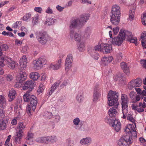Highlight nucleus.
<instances>
[{"mask_svg":"<svg viewBox=\"0 0 146 146\" xmlns=\"http://www.w3.org/2000/svg\"><path fill=\"white\" fill-rule=\"evenodd\" d=\"M141 21L142 23L144 26H146V12H144L142 16Z\"/></svg>","mask_w":146,"mask_h":146,"instance_id":"09e8293b","label":"nucleus"},{"mask_svg":"<svg viewBox=\"0 0 146 146\" xmlns=\"http://www.w3.org/2000/svg\"><path fill=\"white\" fill-rule=\"evenodd\" d=\"M141 38L143 41L146 40V31H143L141 34Z\"/></svg>","mask_w":146,"mask_h":146,"instance_id":"bf43d9fd","label":"nucleus"},{"mask_svg":"<svg viewBox=\"0 0 146 146\" xmlns=\"http://www.w3.org/2000/svg\"><path fill=\"white\" fill-rule=\"evenodd\" d=\"M46 137H41L36 139V141L38 142L46 143Z\"/></svg>","mask_w":146,"mask_h":146,"instance_id":"5fc2aeb1","label":"nucleus"},{"mask_svg":"<svg viewBox=\"0 0 146 146\" xmlns=\"http://www.w3.org/2000/svg\"><path fill=\"white\" fill-rule=\"evenodd\" d=\"M109 35L110 37V39L111 43L114 45L119 46L123 42V40L125 39V30H121L118 36L115 37L114 38L112 36V32L111 31H110Z\"/></svg>","mask_w":146,"mask_h":146,"instance_id":"f03ea898","label":"nucleus"},{"mask_svg":"<svg viewBox=\"0 0 146 146\" xmlns=\"http://www.w3.org/2000/svg\"><path fill=\"white\" fill-rule=\"evenodd\" d=\"M5 62L10 68L13 69L15 68L16 64L15 62L7 56L2 57L0 59V66L3 67L5 65Z\"/></svg>","mask_w":146,"mask_h":146,"instance_id":"6e6552de","label":"nucleus"},{"mask_svg":"<svg viewBox=\"0 0 146 146\" xmlns=\"http://www.w3.org/2000/svg\"><path fill=\"white\" fill-rule=\"evenodd\" d=\"M56 19L52 18H48L45 22L44 24L46 25L50 26L53 25L55 22Z\"/></svg>","mask_w":146,"mask_h":146,"instance_id":"f704fd0d","label":"nucleus"},{"mask_svg":"<svg viewBox=\"0 0 146 146\" xmlns=\"http://www.w3.org/2000/svg\"><path fill=\"white\" fill-rule=\"evenodd\" d=\"M33 18L32 23L33 25L37 24L38 21V15L37 14Z\"/></svg>","mask_w":146,"mask_h":146,"instance_id":"c03bdc74","label":"nucleus"},{"mask_svg":"<svg viewBox=\"0 0 146 146\" xmlns=\"http://www.w3.org/2000/svg\"><path fill=\"white\" fill-rule=\"evenodd\" d=\"M36 39L38 42L44 45L46 44L48 39V36L47 33L44 31H38L35 33Z\"/></svg>","mask_w":146,"mask_h":146,"instance_id":"39448f33","label":"nucleus"},{"mask_svg":"<svg viewBox=\"0 0 146 146\" xmlns=\"http://www.w3.org/2000/svg\"><path fill=\"white\" fill-rule=\"evenodd\" d=\"M100 94L93 93V101L94 103H96L100 97Z\"/></svg>","mask_w":146,"mask_h":146,"instance_id":"79ce46f5","label":"nucleus"},{"mask_svg":"<svg viewBox=\"0 0 146 146\" xmlns=\"http://www.w3.org/2000/svg\"><path fill=\"white\" fill-rule=\"evenodd\" d=\"M23 99L25 102H29L32 110L34 111L37 103V98L33 95L30 96L29 92L27 91L24 95Z\"/></svg>","mask_w":146,"mask_h":146,"instance_id":"20e7f679","label":"nucleus"},{"mask_svg":"<svg viewBox=\"0 0 146 146\" xmlns=\"http://www.w3.org/2000/svg\"><path fill=\"white\" fill-rule=\"evenodd\" d=\"M2 34L5 36H13V33L10 32H6L5 31H3Z\"/></svg>","mask_w":146,"mask_h":146,"instance_id":"6e6d98bb","label":"nucleus"},{"mask_svg":"<svg viewBox=\"0 0 146 146\" xmlns=\"http://www.w3.org/2000/svg\"><path fill=\"white\" fill-rule=\"evenodd\" d=\"M44 89V85L42 84H40L39 85V87L37 90V92L39 94L42 92Z\"/></svg>","mask_w":146,"mask_h":146,"instance_id":"864d4df0","label":"nucleus"},{"mask_svg":"<svg viewBox=\"0 0 146 146\" xmlns=\"http://www.w3.org/2000/svg\"><path fill=\"white\" fill-rule=\"evenodd\" d=\"M73 61V56L72 54H69L67 56L65 60V69L68 71L72 67Z\"/></svg>","mask_w":146,"mask_h":146,"instance_id":"ddd939ff","label":"nucleus"},{"mask_svg":"<svg viewBox=\"0 0 146 146\" xmlns=\"http://www.w3.org/2000/svg\"><path fill=\"white\" fill-rule=\"evenodd\" d=\"M64 56V55H62L61 56H60V59H59L57 62L56 63H51L49 66V68L52 70H56L60 69L62 66L61 58H63Z\"/></svg>","mask_w":146,"mask_h":146,"instance_id":"4468645a","label":"nucleus"},{"mask_svg":"<svg viewBox=\"0 0 146 146\" xmlns=\"http://www.w3.org/2000/svg\"><path fill=\"white\" fill-rule=\"evenodd\" d=\"M2 50L3 51H5L8 48V46L6 44H2L1 46Z\"/></svg>","mask_w":146,"mask_h":146,"instance_id":"680f3d73","label":"nucleus"},{"mask_svg":"<svg viewBox=\"0 0 146 146\" xmlns=\"http://www.w3.org/2000/svg\"><path fill=\"white\" fill-rule=\"evenodd\" d=\"M100 88L98 85H96L94 88L93 93L100 94Z\"/></svg>","mask_w":146,"mask_h":146,"instance_id":"49530a36","label":"nucleus"},{"mask_svg":"<svg viewBox=\"0 0 146 146\" xmlns=\"http://www.w3.org/2000/svg\"><path fill=\"white\" fill-rule=\"evenodd\" d=\"M23 131L19 130L17 132V135L15 136V141L17 143H20V140L22 138L23 135L22 133H23Z\"/></svg>","mask_w":146,"mask_h":146,"instance_id":"c756f323","label":"nucleus"},{"mask_svg":"<svg viewBox=\"0 0 146 146\" xmlns=\"http://www.w3.org/2000/svg\"><path fill=\"white\" fill-rule=\"evenodd\" d=\"M129 97L133 101L132 102L134 103L139 101L141 98L140 96L137 95L136 93L133 91L130 92Z\"/></svg>","mask_w":146,"mask_h":146,"instance_id":"5701e85b","label":"nucleus"},{"mask_svg":"<svg viewBox=\"0 0 146 146\" xmlns=\"http://www.w3.org/2000/svg\"><path fill=\"white\" fill-rule=\"evenodd\" d=\"M121 100L122 111L123 114H125L127 112V108H128L127 103L128 101L127 96L124 94H121Z\"/></svg>","mask_w":146,"mask_h":146,"instance_id":"9b49d317","label":"nucleus"},{"mask_svg":"<svg viewBox=\"0 0 146 146\" xmlns=\"http://www.w3.org/2000/svg\"><path fill=\"white\" fill-rule=\"evenodd\" d=\"M117 108L114 107L111 108L109 110L108 113L110 117H115L118 115Z\"/></svg>","mask_w":146,"mask_h":146,"instance_id":"bb28decb","label":"nucleus"},{"mask_svg":"<svg viewBox=\"0 0 146 146\" xmlns=\"http://www.w3.org/2000/svg\"><path fill=\"white\" fill-rule=\"evenodd\" d=\"M112 120L110 117H107L105 119V122L110 125H111Z\"/></svg>","mask_w":146,"mask_h":146,"instance_id":"0e129e2a","label":"nucleus"},{"mask_svg":"<svg viewBox=\"0 0 146 146\" xmlns=\"http://www.w3.org/2000/svg\"><path fill=\"white\" fill-rule=\"evenodd\" d=\"M111 15H110V21L111 23L114 25H118L120 21L121 16L120 9L119 7L117 5L112 6Z\"/></svg>","mask_w":146,"mask_h":146,"instance_id":"f257e3e1","label":"nucleus"},{"mask_svg":"<svg viewBox=\"0 0 146 146\" xmlns=\"http://www.w3.org/2000/svg\"><path fill=\"white\" fill-rule=\"evenodd\" d=\"M20 67L19 69L21 71L25 70L27 67V59L25 55L23 56L19 61Z\"/></svg>","mask_w":146,"mask_h":146,"instance_id":"2eb2a0df","label":"nucleus"},{"mask_svg":"<svg viewBox=\"0 0 146 146\" xmlns=\"http://www.w3.org/2000/svg\"><path fill=\"white\" fill-rule=\"evenodd\" d=\"M123 116L121 117L124 119H125L127 118V119L133 123H134L135 122V120L134 118L133 117L132 115L128 113V110L127 108V112L125 114H123V111H122Z\"/></svg>","mask_w":146,"mask_h":146,"instance_id":"cd10ccee","label":"nucleus"},{"mask_svg":"<svg viewBox=\"0 0 146 146\" xmlns=\"http://www.w3.org/2000/svg\"><path fill=\"white\" fill-rule=\"evenodd\" d=\"M118 95L119 94L116 92L111 90L109 92L108 95V104L109 106H114L116 108L118 107L119 102H117V98Z\"/></svg>","mask_w":146,"mask_h":146,"instance_id":"7ed1b4c3","label":"nucleus"},{"mask_svg":"<svg viewBox=\"0 0 146 146\" xmlns=\"http://www.w3.org/2000/svg\"><path fill=\"white\" fill-rule=\"evenodd\" d=\"M13 78V76L11 75L8 74V75L6 78V80L8 81H11Z\"/></svg>","mask_w":146,"mask_h":146,"instance_id":"338daca9","label":"nucleus"},{"mask_svg":"<svg viewBox=\"0 0 146 146\" xmlns=\"http://www.w3.org/2000/svg\"><path fill=\"white\" fill-rule=\"evenodd\" d=\"M46 62L47 60L45 57L41 56L33 61V67L36 70L40 69L43 67Z\"/></svg>","mask_w":146,"mask_h":146,"instance_id":"0eeeda50","label":"nucleus"},{"mask_svg":"<svg viewBox=\"0 0 146 146\" xmlns=\"http://www.w3.org/2000/svg\"><path fill=\"white\" fill-rule=\"evenodd\" d=\"M125 131L128 133H130L133 134V136L134 137H137V134L136 132L134 131L132 127V125L130 124L128 125L126 127Z\"/></svg>","mask_w":146,"mask_h":146,"instance_id":"a878e982","label":"nucleus"},{"mask_svg":"<svg viewBox=\"0 0 146 146\" xmlns=\"http://www.w3.org/2000/svg\"><path fill=\"white\" fill-rule=\"evenodd\" d=\"M113 60V58L112 56H104L101 59L100 62L102 65L106 66L111 62Z\"/></svg>","mask_w":146,"mask_h":146,"instance_id":"412c9836","label":"nucleus"},{"mask_svg":"<svg viewBox=\"0 0 146 146\" xmlns=\"http://www.w3.org/2000/svg\"><path fill=\"white\" fill-rule=\"evenodd\" d=\"M89 15L88 14H84L80 15L78 19L79 23L82 26L88 20Z\"/></svg>","mask_w":146,"mask_h":146,"instance_id":"4be33fe9","label":"nucleus"},{"mask_svg":"<svg viewBox=\"0 0 146 146\" xmlns=\"http://www.w3.org/2000/svg\"><path fill=\"white\" fill-rule=\"evenodd\" d=\"M27 74L25 72H21L16 77V80L20 82L25 80L27 78Z\"/></svg>","mask_w":146,"mask_h":146,"instance_id":"393cba45","label":"nucleus"},{"mask_svg":"<svg viewBox=\"0 0 146 146\" xmlns=\"http://www.w3.org/2000/svg\"><path fill=\"white\" fill-rule=\"evenodd\" d=\"M84 98L83 92L82 91L79 92L76 98L77 101L79 102H81L83 101Z\"/></svg>","mask_w":146,"mask_h":146,"instance_id":"72a5a7b5","label":"nucleus"},{"mask_svg":"<svg viewBox=\"0 0 146 146\" xmlns=\"http://www.w3.org/2000/svg\"><path fill=\"white\" fill-rule=\"evenodd\" d=\"M120 66L121 68L127 74L129 73V67L125 62H123L121 63Z\"/></svg>","mask_w":146,"mask_h":146,"instance_id":"473e14b6","label":"nucleus"},{"mask_svg":"<svg viewBox=\"0 0 146 146\" xmlns=\"http://www.w3.org/2000/svg\"><path fill=\"white\" fill-rule=\"evenodd\" d=\"M102 52L104 53L107 54L112 52V48L111 45L102 44Z\"/></svg>","mask_w":146,"mask_h":146,"instance_id":"6ab92c4d","label":"nucleus"},{"mask_svg":"<svg viewBox=\"0 0 146 146\" xmlns=\"http://www.w3.org/2000/svg\"><path fill=\"white\" fill-rule=\"evenodd\" d=\"M6 128V124L4 121L2 120L0 121V130H4Z\"/></svg>","mask_w":146,"mask_h":146,"instance_id":"de8ad7c7","label":"nucleus"},{"mask_svg":"<svg viewBox=\"0 0 146 146\" xmlns=\"http://www.w3.org/2000/svg\"><path fill=\"white\" fill-rule=\"evenodd\" d=\"M49 138L50 143H54L56 142L57 140L56 137L55 135L49 136Z\"/></svg>","mask_w":146,"mask_h":146,"instance_id":"8fccbe9b","label":"nucleus"},{"mask_svg":"<svg viewBox=\"0 0 146 146\" xmlns=\"http://www.w3.org/2000/svg\"><path fill=\"white\" fill-rule=\"evenodd\" d=\"M34 10L38 13H41L42 11V9L41 7H35L34 8Z\"/></svg>","mask_w":146,"mask_h":146,"instance_id":"774afa93","label":"nucleus"},{"mask_svg":"<svg viewBox=\"0 0 146 146\" xmlns=\"http://www.w3.org/2000/svg\"><path fill=\"white\" fill-rule=\"evenodd\" d=\"M45 12L47 14H52L53 13V11L49 7H48L46 9Z\"/></svg>","mask_w":146,"mask_h":146,"instance_id":"69168bd1","label":"nucleus"},{"mask_svg":"<svg viewBox=\"0 0 146 146\" xmlns=\"http://www.w3.org/2000/svg\"><path fill=\"white\" fill-rule=\"evenodd\" d=\"M141 83L142 80L140 78L133 80L128 83V87L130 90H131L133 88L139 87Z\"/></svg>","mask_w":146,"mask_h":146,"instance_id":"f8f14e48","label":"nucleus"},{"mask_svg":"<svg viewBox=\"0 0 146 146\" xmlns=\"http://www.w3.org/2000/svg\"><path fill=\"white\" fill-rule=\"evenodd\" d=\"M31 16V14L29 13L25 14L23 17V20L27 21L29 20Z\"/></svg>","mask_w":146,"mask_h":146,"instance_id":"603ef678","label":"nucleus"},{"mask_svg":"<svg viewBox=\"0 0 146 146\" xmlns=\"http://www.w3.org/2000/svg\"><path fill=\"white\" fill-rule=\"evenodd\" d=\"M90 55L93 58L96 60H98L100 56L99 54L94 51H92L90 53Z\"/></svg>","mask_w":146,"mask_h":146,"instance_id":"ea45409f","label":"nucleus"},{"mask_svg":"<svg viewBox=\"0 0 146 146\" xmlns=\"http://www.w3.org/2000/svg\"><path fill=\"white\" fill-rule=\"evenodd\" d=\"M27 112L29 115H31V107L29 105H28L27 106Z\"/></svg>","mask_w":146,"mask_h":146,"instance_id":"052dcab7","label":"nucleus"},{"mask_svg":"<svg viewBox=\"0 0 146 146\" xmlns=\"http://www.w3.org/2000/svg\"><path fill=\"white\" fill-rule=\"evenodd\" d=\"M92 142V139L89 137H88L82 139L80 140V144L87 146L90 145L91 143Z\"/></svg>","mask_w":146,"mask_h":146,"instance_id":"b1692460","label":"nucleus"},{"mask_svg":"<svg viewBox=\"0 0 146 146\" xmlns=\"http://www.w3.org/2000/svg\"><path fill=\"white\" fill-rule=\"evenodd\" d=\"M26 124L23 122H19L18 125V128L19 129V131H23V130L25 128Z\"/></svg>","mask_w":146,"mask_h":146,"instance_id":"a19ab883","label":"nucleus"},{"mask_svg":"<svg viewBox=\"0 0 146 146\" xmlns=\"http://www.w3.org/2000/svg\"><path fill=\"white\" fill-rule=\"evenodd\" d=\"M21 21H17L13 25V27L14 28H17L19 27L20 24H21Z\"/></svg>","mask_w":146,"mask_h":146,"instance_id":"4d7b16f0","label":"nucleus"},{"mask_svg":"<svg viewBox=\"0 0 146 146\" xmlns=\"http://www.w3.org/2000/svg\"><path fill=\"white\" fill-rule=\"evenodd\" d=\"M29 50L28 46L27 45L23 47L21 49V51L23 52H27Z\"/></svg>","mask_w":146,"mask_h":146,"instance_id":"13d9d810","label":"nucleus"},{"mask_svg":"<svg viewBox=\"0 0 146 146\" xmlns=\"http://www.w3.org/2000/svg\"><path fill=\"white\" fill-rule=\"evenodd\" d=\"M112 126L117 132L119 131L120 129L121 123L117 119H113L111 124Z\"/></svg>","mask_w":146,"mask_h":146,"instance_id":"aec40b11","label":"nucleus"},{"mask_svg":"<svg viewBox=\"0 0 146 146\" xmlns=\"http://www.w3.org/2000/svg\"><path fill=\"white\" fill-rule=\"evenodd\" d=\"M69 35L72 40L77 42L81 41L84 38V36H82L81 33H77L74 30L70 31Z\"/></svg>","mask_w":146,"mask_h":146,"instance_id":"1a4fd4ad","label":"nucleus"},{"mask_svg":"<svg viewBox=\"0 0 146 146\" xmlns=\"http://www.w3.org/2000/svg\"><path fill=\"white\" fill-rule=\"evenodd\" d=\"M92 51H94L96 52L99 51L102 52V44L95 46L94 49Z\"/></svg>","mask_w":146,"mask_h":146,"instance_id":"a18cd8bd","label":"nucleus"},{"mask_svg":"<svg viewBox=\"0 0 146 146\" xmlns=\"http://www.w3.org/2000/svg\"><path fill=\"white\" fill-rule=\"evenodd\" d=\"M75 128L76 130L83 131H88L89 130L88 125L87 124H84L83 126H81L80 127L77 126L75 127Z\"/></svg>","mask_w":146,"mask_h":146,"instance_id":"c9c22d12","label":"nucleus"},{"mask_svg":"<svg viewBox=\"0 0 146 146\" xmlns=\"http://www.w3.org/2000/svg\"><path fill=\"white\" fill-rule=\"evenodd\" d=\"M81 25L79 23L78 19H75L70 21L69 27L70 31L74 30L73 29L78 27H82Z\"/></svg>","mask_w":146,"mask_h":146,"instance_id":"dca6fc26","label":"nucleus"},{"mask_svg":"<svg viewBox=\"0 0 146 146\" xmlns=\"http://www.w3.org/2000/svg\"><path fill=\"white\" fill-rule=\"evenodd\" d=\"M134 13L135 10L134 9H132L130 10L129 11V17L128 18V20L131 21L133 20L134 17Z\"/></svg>","mask_w":146,"mask_h":146,"instance_id":"58836bf2","label":"nucleus"},{"mask_svg":"<svg viewBox=\"0 0 146 146\" xmlns=\"http://www.w3.org/2000/svg\"><path fill=\"white\" fill-rule=\"evenodd\" d=\"M133 139L129 135H124L117 142L119 146H129L133 142Z\"/></svg>","mask_w":146,"mask_h":146,"instance_id":"423d86ee","label":"nucleus"},{"mask_svg":"<svg viewBox=\"0 0 146 146\" xmlns=\"http://www.w3.org/2000/svg\"><path fill=\"white\" fill-rule=\"evenodd\" d=\"M6 100L4 96L0 95V107L4 108L6 106Z\"/></svg>","mask_w":146,"mask_h":146,"instance_id":"2f4dec72","label":"nucleus"},{"mask_svg":"<svg viewBox=\"0 0 146 146\" xmlns=\"http://www.w3.org/2000/svg\"><path fill=\"white\" fill-rule=\"evenodd\" d=\"M35 84L34 82L31 80L26 81L23 87V89L24 90H27L29 88V92L32 90L34 87Z\"/></svg>","mask_w":146,"mask_h":146,"instance_id":"a211bd4d","label":"nucleus"},{"mask_svg":"<svg viewBox=\"0 0 146 146\" xmlns=\"http://www.w3.org/2000/svg\"><path fill=\"white\" fill-rule=\"evenodd\" d=\"M80 121V120L78 117H76L73 119V122L75 127H78V125H79Z\"/></svg>","mask_w":146,"mask_h":146,"instance_id":"3c124183","label":"nucleus"},{"mask_svg":"<svg viewBox=\"0 0 146 146\" xmlns=\"http://www.w3.org/2000/svg\"><path fill=\"white\" fill-rule=\"evenodd\" d=\"M40 76L39 74L37 72H33L30 74V78L33 80H37Z\"/></svg>","mask_w":146,"mask_h":146,"instance_id":"e433bc0d","label":"nucleus"},{"mask_svg":"<svg viewBox=\"0 0 146 146\" xmlns=\"http://www.w3.org/2000/svg\"><path fill=\"white\" fill-rule=\"evenodd\" d=\"M92 29L90 27H87L85 30L84 36L87 37L90 36L92 33Z\"/></svg>","mask_w":146,"mask_h":146,"instance_id":"4c0bfd02","label":"nucleus"},{"mask_svg":"<svg viewBox=\"0 0 146 146\" xmlns=\"http://www.w3.org/2000/svg\"><path fill=\"white\" fill-rule=\"evenodd\" d=\"M60 82L59 81H58L57 82H56L54 84L51 86L50 90L49 92V94L50 95L52 94V93L59 86Z\"/></svg>","mask_w":146,"mask_h":146,"instance_id":"7c9ffc66","label":"nucleus"},{"mask_svg":"<svg viewBox=\"0 0 146 146\" xmlns=\"http://www.w3.org/2000/svg\"><path fill=\"white\" fill-rule=\"evenodd\" d=\"M119 30V28L118 27L113 28V31L114 34L115 35H116L118 32Z\"/></svg>","mask_w":146,"mask_h":146,"instance_id":"e2e57ef3","label":"nucleus"},{"mask_svg":"<svg viewBox=\"0 0 146 146\" xmlns=\"http://www.w3.org/2000/svg\"><path fill=\"white\" fill-rule=\"evenodd\" d=\"M125 37H127L128 40L130 42L134 43L137 45V39L136 37H133L131 33L125 30Z\"/></svg>","mask_w":146,"mask_h":146,"instance_id":"f3484780","label":"nucleus"},{"mask_svg":"<svg viewBox=\"0 0 146 146\" xmlns=\"http://www.w3.org/2000/svg\"><path fill=\"white\" fill-rule=\"evenodd\" d=\"M16 94V92L15 90L13 89L10 90L9 91L8 94V97L9 98V101H12L15 98V96Z\"/></svg>","mask_w":146,"mask_h":146,"instance_id":"c85d7f7f","label":"nucleus"},{"mask_svg":"<svg viewBox=\"0 0 146 146\" xmlns=\"http://www.w3.org/2000/svg\"><path fill=\"white\" fill-rule=\"evenodd\" d=\"M78 49L80 52L83 51L85 50V44L83 42H81L78 46Z\"/></svg>","mask_w":146,"mask_h":146,"instance_id":"37998d69","label":"nucleus"},{"mask_svg":"<svg viewBox=\"0 0 146 146\" xmlns=\"http://www.w3.org/2000/svg\"><path fill=\"white\" fill-rule=\"evenodd\" d=\"M131 107L133 110L141 113L144 111V109L146 107V104L144 102H140L138 105L135 104H132Z\"/></svg>","mask_w":146,"mask_h":146,"instance_id":"9d476101","label":"nucleus"}]
</instances>
